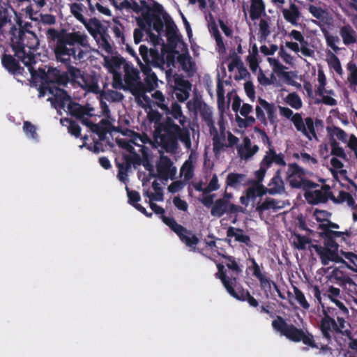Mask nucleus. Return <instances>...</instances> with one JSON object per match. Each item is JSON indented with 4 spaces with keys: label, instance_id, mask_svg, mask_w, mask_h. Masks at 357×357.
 I'll return each instance as SVG.
<instances>
[{
    "label": "nucleus",
    "instance_id": "obj_1",
    "mask_svg": "<svg viewBox=\"0 0 357 357\" xmlns=\"http://www.w3.org/2000/svg\"><path fill=\"white\" fill-rule=\"evenodd\" d=\"M46 36L50 42H54V52L57 61L68 64L71 59L76 63L85 60L88 52L82 48L89 46L85 33L49 28Z\"/></svg>",
    "mask_w": 357,
    "mask_h": 357
},
{
    "label": "nucleus",
    "instance_id": "obj_2",
    "mask_svg": "<svg viewBox=\"0 0 357 357\" xmlns=\"http://www.w3.org/2000/svg\"><path fill=\"white\" fill-rule=\"evenodd\" d=\"M154 139L167 153L174 154L177 152L181 141L186 148L191 146L190 134L186 128H181L169 116L158 123H155Z\"/></svg>",
    "mask_w": 357,
    "mask_h": 357
},
{
    "label": "nucleus",
    "instance_id": "obj_3",
    "mask_svg": "<svg viewBox=\"0 0 357 357\" xmlns=\"http://www.w3.org/2000/svg\"><path fill=\"white\" fill-rule=\"evenodd\" d=\"M271 326L275 331L291 342H302L303 344L310 348L319 349L320 353L329 351L331 354H332V349L328 346L329 343L321 344L319 342V337H315L307 330L298 328L293 324H288L281 316H276Z\"/></svg>",
    "mask_w": 357,
    "mask_h": 357
},
{
    "label": "nucleus",
    "instance_id": "obj_4",
    "mask_svg": "<svg viewBox=\"0 0 357 357\" xmlns=\"http://www.w3.org/2000/svg\"><path fill=\"white\" fill-rule=\"evenodd\" d=\"M225 259L224 264L218 263L216 264L218 272L215 277L220 279L228 291V287L235 288L239 277L243 273V265L241 264V259L234 256L228 255H222L218 253Z\"/></svg>",
    "mask_w": 357,
    "mask_h": 357
},
{
    "label": "nucleus",
    "instance_id": "obj_5",
    "mask_svg": "<svg viewBox=\"0 0 357 357\" xmlns=\"http://www.w3.org/2000/svg\"><path fill=\"white\" fill-rule=\"evenodd\" d=\"M149 206L155 214L160 215V218L162 222L177 234L183 243L188 247L193 250L195 249V246L199 241L195 234H193L191 231L188 230L183 226L178 224L174 218L165 216V211L162 207L152 202H149Z\"/></svg>",
    "mask_w": 357,
    "mask_h": 357
},
{
    "label": "nucleus",
    "instance_id": "obj_6",
    "mask_svg": "<svg viewBox=\"0 0 357 357\" xmlns=\"http://www.w3.org/2000/svg\"><path fill=\"white\" fill-rule=\"evenodd\" d=\"M308 174L311 175L312 173L300 167L296 162L289 163L287 172V181L292 188L303 190L316 188L319 185L309 180L307 178Z\"/></svg>",
    "mask_w": 357,
    "mask_h": 357
},
{
    "label": "nucleus",
    "instance_id": "obj_7",
    "mask_svg": "<svg viewBox=\"0 0 357 357\" xmlns=\"http://www.w3.org/2000/svg\"><path fill=\"white\" fill-rule=\"evenodd\" d=\"M124 82L125 88L136 97L144 96L145 87L140 81L139 71L128 65L125 66Z\"/></svg>",
    "mask_w": 357,
    "mask_h": 357
},
{
    "label": "nucleus",
    "instance_id": "obj_8",
    "mask_svg": "<svg viewBox=\"0 0 357 357\" xmlns=\"http://www.w3.org/2000/svg\"><path fill=\"white\" fill-rule=\"evenodd\" d=\"M319 328L322 334L323 338H324L328 343L332 341L335 334H342L348 337L352 335V333L350 330L340 328L335 319H331L328 315L325 317L323 316L321 319L319 324Z\"/></svg>",
    "mask_w": 357,
    "mask_h": 357
},
{
    "label": "nucleus",
    "instance_id": "obj_9",
    "mask_svg": "<svg viewBox=\"0 0 357 357\" xmlns=\"http://www.w3.org/2000/svg\"><path fill=\"white\" fill-rule=\"evenodd\" d=\"M259 105L255 107L256 118L264 126L268 125V120L271 124L276 121L277 107L273 102L270 103L261 97L258 98Z\"/></svg>",
    "mask_w": 357,
    "mask_h": 357
},
{
    "label": "nucleus",
    "instance_id": "obj_10",
    "mask_svg": "<svg viewBox=\"0 0 357 357\" xmlns=\"http://www.w3.org/2000/svg\"><path fill=\"white\" fill-rule=\"evenodd\" d=\"M41 79L50 86H66L70 82L68 73L61 72L57 68L49 67L47 71H41Z\"/></svg>",
    "mask_w": 357,
    "mask_h": 357
},
{
    "label": "nucleus",
    "instance_id": "obj_11",
    "mask_svg": "<svg viewBox=\"0 0 357 357\" xmlns=\"http://www.w3.org/2000/svg\"><path fill=\"white\" fill-rule=\"evenodd\" d=\"M25 33L23 31H20L19 38L16 41L12 42V50L15 53V56L28 67H31L36 63V58L33 54L29 52L27 54L25 51V44L24 43V36Z\"/></svg>",
    "mask_w": 357,
    "mask_h": 357
},
{
    "label": "nucleus",
    "instance_id": "obj_12",
    "mask_svg": "<svg viewBox=\"0 0 357 357\" xmlns=\"http://www.w3.org/2000/svg\"><path fill=\"white\" fill-rule=\"evenodd\" d=\"M291 121L294 123L296 129L301 132L307 137L310 140L312 137L317 139V135L315 131V126L314 120L312 117H307L305 121L303 120L302 116L299 113H296L292 116Z\"/></svg>",
    "mask_w": 357,
    "mask_h": 357
},
{
    "label": "nucleus",
    "instance_id": "obj_13",
    "mask_svg": "<svg viewBox=\"0 0 357 357\" xmlns=\"http://www.w3.org/2000/svg\"><path fill=\"white\" fill-rule=\"evenodd\" d=\"M249 261L251 265L247 268V271H250L252 276L259 280L261 289L271 290V284L275 282L268 278V273L264 270L263 265L259 266L252 257H250Z\"/></svg>",
    "mask_w": 357,
    "mask_h": 357
},
{
    "label": "nucleus",
    "instance_id": "obj_14",
    "mask_svg": "<svg viewBox=\"0 0 357 357\" xmlns=\"http://www.w3.org/2000/svg\"><path fill=\"white\" fill-rule=\"evenodd\" d=\"M38 90L39 97H43L48 91L54 96V100L62 108L65 107L66 101L70 100V96L66 90L56 86H50L43 80Z\"/></svg>",
    "mask_w": 357,
    "mask_h": 357
},
{
    "label": "nucleus",
    "instance_id": "obj_15",
    "mask_svg": "<svg viewBox=\"0 0 357 357\" xmlns=\"http://www.w3.org/2000/svg\"><path fill=\"white\" fill-rule=\"evenodd\" d=\"M239 212L243 213L244 208L233 203H227L220 199L215 201L211 209V215L216 218H221L225 213L231 215Z\"/></svg>",
    "mask_w": 357,
    "mask_h": 357
},
{
    "label": "nucleus",
    "instance_id": "obj_16",
    "mask_svg": "<svg viewBox=\"0 0 357 357\" xmlns=\"http://www.w3.org/2000/svg\"><path fill=\"white\" fill-rule=\"evenodd\" d=\"M305 197L310 204H318L319 203H326L328 199L333 200L334 196L329 186L325 185L319 190L306 192Z\"/></svg>",
    "mask_w": 357,
    "mask_h": 357
},
{
    "label": "nucleus",
    "instance_id": "obj_17",
    "mask_svg": "<svg viewBox=\"0 0 357 357\" xmlns=\"http://www.w3.org/2000/svg\"><path fill=\"white\" fill-rule=\"evenodd\" d=\"M1 62L4 69L14 77L22 75L24 68L20 64L19 60L11 54L3 53L1 57Z\"/></svg>",
    "mask_w": 357,
    "mask_h": 357
},
{
    "label": "nucleus",
    "instance_id": "obj_18",
    "mask_svg": "<svg viewBox=\"0 0 357 357\" xmlns=\"http://www.w3.org/2000/svg\"><path fill=\"white\" fill-rule=\"evenodd\" d=\"M158 175L160 178L167 180L168 178H174L176 169L173 167L171 159L166 155H162L156 166Z\"/></svg>",
    "mask_w": 357,
    "mask_h": 357
},
{
    "label": "nucleus",
    "instance_id": "obj_19",
    "mask_svg": "<svg viewBox=\"0 0 357 357\" xmlns=\"http://www.w3.org/2000/svg\"><path fill=\"white\" fill-rule=\"evenodd\" d=\"M139 54L146 63H151L153 67H160L163 59L155 48L149 49L146 45H142L139 48Z\"/></svg>",
    "mask_w": 357,
    "mask_h": 357
},
{
    "label": "nucleus",
    "instance_id": "obj_20",
    "mask_svg": "<svg viewBox=\"0 0 357 357\" xmlns=\"http://www.w3.org/2000/svg\"><path fill=\"white\" fill-rule=\"evenodd\" d=\"M312 247L319 256L321 264L324 266L328 265L330 261H341L343 264L345 261L338 256L337 252H335L334 250L324 248L320 245H313Z\"/></svg>",
    "mask_w": 357,
    "mask_h": 357
},
{
    "label": "nucleus",
    "instance_id": "obj_21",
    "mask_svg": "<svg viewBox=\"0 0 357 357\" xmlns=\"http://www.w3.org/2000/svg\"><path fill=\"white\" fill-rule=\"evenodd\" d=\"M227 293L232 297L241 301H247L251 307H257L259 306V302L251 294L249 291L245 289L243 287H236V289L227 286Z\"/></svg>",
    "mask_w": 357,
    "mask_h": 357
},
{
    "label": "nucleus",
    "instance_id": "obj_22",
    "mask_svg": "<svg viewBox=\"0 0 357 357\" xmlns=\"http://www.w3.org/2000/svg\"><path fill=\"white\" fill-rule=\"evenodd\" d=\"M281 174L282 170L280 169H277L274 176L268 183V187L265 186L266 194L275 195H280L284 192V183L282 178Z\"/></svg>",
    "mask_w": 357,
    "mask_h": 357
},
{
    "label": "nucleus",
    "instance_id": "obj_23",
    "mask_svg": "<svg viewBox=\"0 0 357 357\" xmlns=\"http://www.w3.org/2000/svg\"><path fill=\"white\" fill-rule=\"evenodd\" d=\"M260 162L268 169L273 164L282 167H284L287 165L284 160V155L282 153H277L275 148L268 149Z\"/></svg>",
    "mask_w": 357,
    "mask_h": 357
},
{
    "label": "nucleus",
    "instance_id": "obj_24",
    "mask_svg": "<svg viewBox=\"0 0 357 357\" xmlns=\"http://www.w3.org/2000/svg\"><path fill=\"white\" fill-rule=\"evenodd\" d=\"M91 131L97 134L100 139L103 140L107 133H112V132H120L121 130L120 127H115L108 119H103L99 123H96L93 126Z\"/></svg>",
    "mask_w": 357,
    "mask_h": 357
},
{
    "label": "nucleus",
    "instance_id": "obj_25",
    "mask_svg": "<svg viewBox=\"0 0 357 357\" xmlns=\"http://www.w3.org/2000/svg\"><path fill=\"white\" fill-rule=\"evenodd\" d=\"M99 76L96 73H83L82 79V87L88 92L95 94L101 93L102 91L98 86Z\"/></svg>",
    "mask_w": 357,
    "mask_h": 357
},
{
    "label": "nucleus",
    "instance_id": "obj_26",
    "mask_svg": "<svg viewBox=\"0 0 357 357\" xmlns=\"http://www.w3.org/2000/svg\"><path fill=\"white\" fill-rule=\"evenodd\" d=\"M259 148L257 145L252 146L251 140L249 137L243 138V144L237 146V152L241 159L248 160L256 154Z\"/></svg>",
    "mask_w": 357,
    "mask_h": 357
},
{
    "label": "nucleus",
    "instance_id": "obj_27",
    "mask_svg": "<svg viewBox=\"0 0 357 357\" xmlns=\"http://www.w3.org/2000/svg\"><path fill=\"white\" fill-rule=\"evenodd\" d=\"M248 180L245 174L235 172L229 173L226 178V188L238 189L241 185H248Z\"/></svg>",
    "mask_w": 357,
    "mask_h": 357
},
{
    "label": "nucleus",
    "instance_id": "obj_28",
    "mask_svg": "<svg viewBox=\"0 0 357 357\" xmlns=\"http://www.w3.org/2000/svg\"><path fill=\"white\" fill-rule=\"evenodd\" d=\"M66 104L68 105L67 108L70 114L78 120L83 118L84 116H91L88 107L82 106L77 102H73L70 97V100L66 101Z\"/></svg>",
    "mask_w": 357,
    "mask_h": 357
},
{
    "label": "nucleus",
    "instance_id": "obj_29",
    "mask_svg": "<svg viewBox=\"0 0 357 357\" xmlns=\"http://www.w3.org/2000/svg\"><path fill=\"white\" fill-rule=\"evenodd\" d=\"M162 111L167 115V116L170 115V117L173 120H178L181 126L183 127L185 126V124L187 122V118L183 114L181 106L178 102H173L170 107L167 105V109H162Z\"/></svg>",
    "mask_w": 357,
    "mask_h": 357
},
{
    "label": "nucleus",
    "instance_id": "obj_30",
    "mask_svg": "<svg viewBox=\"0 0 357 357\" xmlns=\"http://www.w3.org/2000/svg\"><path fill=\"white\" fill-rule=\"evenodd\" d=\"M163 15H165L164 12L162 14H158L155 13H146L143 15V17L146 24L149 27L152 26L153 29L160 33L162 31H163L164 28V24L160 17L161 15L163 16Z\"/></svg>",
    "mask_w": 357,
    "mask_h": 357
},
{
    "label": "nucleus",
    "instance_id": "obj_31",
    "mask_svg": "<svg viewBox=\"0 0 357 357\" xmlns=\"http://www.w3.org/2000/svg\"><path fill=\"white\" fill-rule=\"evenodd\" d=\"M227 236L234 238L236 241L243 243L247 246H251V239L250 236L245 234V231L240 228L229 227L227 231Z\"/></svg>",
    "mask_w": 357,
    "mask_h": 357
},
{
    "label": "nucleus",
    "instance_id": "obj_32",
    "mask_svg": "<svg viewBox=\"0 0 357 357\" xmlns=\"http://www.w3.org/2000/svg\"><path fill=\"white\" fill-rule=\"evenodd\" d=\"M126 188L128 193V203L146 217L151 218L153 215L152 213H148L144 206L137 203L141 199L139 193L135 190H130L128 187Z\"/></svg>",
    "mask_w": 357,
    "mask_h": 357
},
{
    "label": "nucleus",
    "instance_id": "obj_33",
    "mask_svg": "<svg viewBox=\"0 0 357 357\" xmlns=\"http://www.w3.org/2000/svg\"><path fill=\"white\" fill-rule=\"evenodd\" d=\"M284 20L294 26L298 25V20L301 16V12L298 6L294 3H290L289 8H284L282 10Z\"/></svg>",
    "mask_w": 357,
    "mask_h": 357
},
{
    "label": "nucleus",
    "instance_id": "obj_34",
    "mask_svg": "<svg viewBox=\"0 0 357 357\" xmlns=\"http://www.w3.org/2000/svg\"><path fill=\"white\" fill-rule=\"evenodd\" d=\"M340 35L342 38L344 45H349L357 41V34L352 26L349 24L342 26L340 29Z\"/></svg>",
    "mask_w": 357,
    "mask_h": 357
},
{
    "label": "nucleus",
    "instance_id": "obj_35",
    "mask_svg": "<svg viewBox=\"0 0 357 357\" xmlns=\"http://www.w3.org/2000/svg\"><path fill=\"white\" fill-rule=\"evenodd\" d=\"M250 17L256 20L265 13L266 5L263 0H250Z\"/></svg>",
    "mask_w": 357,
    "mask_h": 357
},
{
    "label": "nucleus",
    "instance_id": "obj_36",
    "mask_svg": "<svg viewBox=\"0 0 357 357\" xmlns=\"http://www.w3.org/2000/svg\"><path fill=\"white\" fill-rule=\"evenodd\" d=\"M89 6L91 12L94 13L97 10L100 13L106 16H111L112 13L110 10L104 6L106 0H85Z\"/></svg>",
    "mask_w": 357,
    "mask_h": 357
},
{
    "label": "nucleus",
    "instance_id": "obj_37",
    "mask_svg": "<svg viewBox=\"0 0 357 357\" xmlns=\"http://www.w3.org/2000/svg\"><path fill=\"white\" fill-rule=\"evenodd\" d=\"M248 185L250 186L245 190V195L247 196V198L250 199L252 202H255L257 197H261L266 195L264 185L253 184H248Z\"/></svg>",
    "mask_w": 357,
    "mask_h": 357
},
{
    "label": "nucleus",
    "instance_id": "obj_38",
    "mask_svg": "<svg viewBox=\"0 0 357 357\" xmlns=\"http://www.w3.org/2000/svg\"><path fill=\"white\" fill-rule=\"evenodd\" d=\"M163 18L165 22L168 40L169 41L172 42L174 38H178L177 26L175 24L173 20L169 17V15L167 13H165V15H163Z\"/></svg>",
    "mask_w": 357,
    "mask_h": 357
},
{
    "label": "nucleus",
    "instance_id": "obj_39",
    "mask_svg": "<svg viewBox=\"0 0 357 357\" xmlns=\"http://www.w3.org/2000/svg\"><path fill=\"white\" fill-rule=\"evenodd\" d=\"M64 122L68 123V131L70 135L76 138L81 136V128L76 121L68 118L61 119V123L64 125Z\"/></svg>",
    "mask_w": 357,
    "mask_h": 357
},
{
    "label": "nucleus",
    "instance_id": "obj_40",
    "mask_svg": "<svg viewBox=\"0 0 357 357\" xmlns=\"http://www.w3.org/2000/svg\"><path fill=\"white\" fill-rule=\"evenodd\" d=\"M194 106L196 109L199 110L200 114L205 121H212V112L206 104L202 103L201 102H195Z\"/></svg>",
    "mask_w": 357,
    "mask_h": 357
},
{
    "label": "nucleus",
    "instance_id": "obj_41",
    "mask_svg": "<svg viewBox=\"0 0 357 357\" xmlns=\"http://www.w3.org/2000/svg\"><path fill=\"white\" fill-rule=\"evenodd\" d=\"M333 201L335 203H343L346 202L347 205L350 207H354L355 206V200L352 195L349 192L344 190L340 191L337 197L335 198L334 197Z\"/></svg>",
    "mask_w": 357,
    "mask_h": 357
},
{
    "label": "nucleus",
    "instance_id": "obj_42",
    "mask_svg": "<svg viewBox=\"0 0 357 357\" xmlns=\"http://www.w3.org/2000/svg\"><path fill=\"white\" fill-rule=\"evenodd\" d=\"M259 169L255 172V179L248 178L249 184L257 185H264L262 182L265 177L266 171L268 168L263 166L260 162Z\"/></svg>",
    "mask_w": 357,
    "mask_h": 357
},
{
    "label": "nucleus",
    "instance_id": "obj_43",
    "mask_svg": "<svg viewBox=\"0 0 357 357\" xmlns=\"http://www.w3.org/2000/svg\"><path fill=\"white\" fill-rule=\"evenodd\" d=\"M84 7V5L80 3H73L70 5L71 13L78 21L82 23H86L85 18L82 15Z\"/></svg>",
    "mask_w": 357,
    "mask_h": 357
},
{
    "label": "nucleus",
    "instance_id": "obj_44",
    "mask_svg": "<svg viewBox=\"0 0 357 357\" xmlns=\"http://www.w3.org/2000/svg\"><path fill=\"white\" fill-rule=\"evenodd\" d=\"M285 101L294 109H298L302 107V100L296 92L288 94Z\"/></svg>",
    "mask_w": 357,
    "mask_h": 357
},
{
    "label": "nucleus",
    "instance_id": "obj_45",
    "mask_svg": "<svg viewBox=\"0 0 357 357\" xmlns=\"http://www.w3.org/2000/svg\"><path fill=\"white\" fill-rule=\"evenodd\" d=\"M330 145L331 146V155L339 157L344 160L346 159L347 155L344 152V150L343 148L340 146L339 143L335 139L332 138L331 139Z\"/></svg>",
    "mask_w": 357,
    "mask_h": 357
},
{
    "label": "nucleus",
    "instance_id": "obj_46",
    "mask_svg": "<svg viewBox=\"0 0 357 357\" xmlns=\"http://www.w3.org/2000/svg\"><path fill=\"white\" fill-rule=\"evenodd\" d=\"M322 31L324 34L327 45L330 47L335 53H337L340 51V48L336 45V43L340 42V38L337 36L330 35L326 30L322 29Z\"/></svg>",
    "mask_w": 357,
    "mask_h": 357
},
{
    "label": "nucleus",
    "instance_id": "obj_47",
    "mask_svg": "<svg viewBox=\"0 0 357 357\" xmlns=\"http://www.w3.org/2000/svg\"><path fill=\"white\" fill-rule=\"evenodd\" d=\"M153 98L155 100V104L161 109H167V104L169 100L168 98L166 100L165 96L160 91H155L152 94Z\"/></svg>",
    "mask_w": 357,
    "mask_h": 357
},
{
    "label": "nucleus",
    "instance_id": "obj_48",
    "mask_svg": "<svg viewBox=\"0 0 357 357\" xmlns=\"http://www.w3.org/2000/svg\"><path fill=\"white\" fill-rule=\"evenodd\" d=\"M311 243V239L305 236L296 234L294 238V245L298 250H305L306 245Z\"/></svg>",
    "mask_w": 357,
    "mask_h": 357
},
{
    "label": "nucleus",
    "instance_id": "obj_49",
    "mask_svg": "<svg viewBox=\"0 0 357 357\" xmlns=\"http://www.w3.org/2000/svg\"><path fill=\"white\" fill-rule=\"evenodd\" d=\"M140 3L142 8L147 10L146 13H155L158 14H162L163 13V6L156 1H153L152 6H150L144 0L140 1Z\"/></svg>",
    "mask_w": 357,
    "mask_h": 357
},
{
    "label": "nucleus",
    "instance_id": "obj_50",
    "mask_svg": "<svg viewBox=\"0 0 357 357\" xmlns=\"http://www.w3.org/2000/svg\"><path fill=\"white\" fill-rule=\"evenodd\" d=\"M158 77L154 73L146 75L144 79L145 84H144L145 87V91H151L154 90L158 86Z\"/></svg>",
    "mask_w": 357,
    "mask_h": 357
},
{
    "label": "nucleus",
    "instance_id": "obj_51",
    "mask_svg": "<svg viewBox=\"0 0 357 357\" xmlns=\"http://www.w3.org/2000/svg\"><path fill=\"white\" fill-rule=\"evenodd\" d=\"M293 289L296 301L303 309L308 310L310 308V304L307 301L304 294L295 286L293 287Z\"/></svg>",
    "mask_w": 357,
    "mask_h": 357
},
{
    "label": "nucleus",
    "instance_id": "obj_52",
    "mask_svg": "<svg viewBox=\"0 0 357 357\" xmlns=\"http://www.w3.org/2000/svg\"><path fill=\"white\" fill-rule=\"evenodd\" d=\"M327 130L331 136H336L339 140L343 142H347V135L342 128L337 126H333V128L328 127Z\"/></svg>",
    "mask_w": 357,
    "mask_h": 357
},
{
    "label": "nucleus",
    "instance_id": "obj_53",
    "mask_svg": "<svg viewBox=\"0 0 357 357\" xmlns=\"http://www.w3.org/2000/svg\"><path fill=\"white\" fill-rule=\"evenodd\" d=\"M348 69L350 71L347 78L350 84V88H356L357 86V66L355 64L349 63Z\"/></svg>",
    "mask_w": 357,
    "mask_h": 357
},
{
    "label": "nucleus",
    "instance_id": "obj_54",
    "mask_svg": "<svg viewBox=\"0 0 357 357\" xmlns=\"http://www.w3.org/2000/svg\"><path fill=\"white\" fill-rule=\"evenodd\" d=\"M102 93L104 98L108 101L119 102L123 99V95L116 91L107 90Z\"/></svg>",
    "mask_w": 357,
    "mask_h": 357
},
{
    "label": "nucleus",
    "instance_id": "obj_55",
    "mask_svg": "<svg viewBox=\"0 0 357 357\" xmlns=\"http://www.w3.org/2000/svg\"><path fill=\"white\" fill-rule=\"evenodd\" d=\"M321 236L324 240V246H323L324 248L334 250L335 252L338 251L339 245L333 238L328 236L325 232H322Z\"/></svg>",
    "mask_w": 357,
    "mask_h": 357
},
{
    "label": "nucleus",
    "instance_id": "obj_56",
    "mask_svg": "<svg viewBox=\"0 0 357 357\" xmlns=\"http://www.w3.org/2000/svg\"><path fill=\"white\" fill-rule=\"evenodd\" d=\"M328 65L337 74L341 75L343 73L340 61L338 59V57L333 53H331L330 59L328 61Z\"/></svg>",
    "mask_w": 357,
    "mask_h": 357
},
{
    "label": "nucleus",
    "instance_id": "obj_57",
    "mask_svg": "<svg viewBox=\"0 0 357 357\" xmlns=\"http://www.w3.org/2000/svg\"><path fill=\"white\" fill-rule=\"evenodd\" d=\"M309 12L316 19L319 20H324L326 18V12L321 7H317L314 5H310L308 8Z\"/></svg>",
    "mask_w": 357,
    "mask_h": 357
},
{
    "label": "nucleus",
    "instance_id": "obj_58",
    "mask_svg": "<svg viewBox=\"0 0 357 357\" xmlns=\"http://www.w3.org/2000/svg\"><path fill=\"white\" fill-rule=\"evenodd\" d=\"M23 130L28 137L33 139L38 138L36 126L29 121H24L23 124Z\"/></svg>",
    "mask_w": 357,
    "mask_h": 357
},
{
    "label": "nucleus",
    "instance_id": "obj_59",
    "mask_svg": "<svg viewBox=\"0 0 357 357\" xmlns=\"http://www.w3.org/2000/svg\"><path fill=\"white\" fill-rule=\"evenodd\" d=\"M349 317V314L346 316L343 313V310L338 309L337 312V315H335V319H337V324L339 325L340 328H343L344 330H349L347 326H350V324L347 321V319Z\"/></svg>",
    "mask_w": 357,
    "mask_h": 357
},
{
    "label": "nucleus",
    "instance_id": "obj_60",
    "mask_svg": "<svg viewBox=\"0 0 357 357\" xmlns=\"http://www.w3.org/2000/svg\"><path fill=\"white\" fill-rule=\"evenodd\" d=\"M66 73H68L70 81L77 82L79 79H82L83 73L76 67L68 66Z\"/></svg>",
    "mask_w": 357,
    "mask_h": 357
},
{
    "label": "nucleus",
    "instance_id": "obj_61",
    "mask_svg": "<svg viewBox=\"0 0 357 357\" xmlns=\"http://www.w3.org/2000/svg\"><path fill=\"white\" fill-rule=\"evenodd\" d=\"M286 68L281 63H279L275 68H273L274 73H275L280 77H282L289 82L291 80L290 75L291 72H287L284 70Z\"/></svg>",
    "mask_w": 357,
    "mask_h": 357
},
{
    "label": "nucleus",
    "instance_id": "obj_62",
    "mask_svg": "<svg viewBox=\"0 0 357 357\" xmlns=\"http://www.w3.org/2000/svg\"><path fill=\"white\" fill-rule=\"evenodd\" d=\"M224 147H227V144L218 135L214 136L213 138V151L215 155L218 156Z\"/></svg>",
    "mask_w": 357,
    "mask_h": 357
},
{
    "label": "nucleus",
    "instance_id": "obj_63",
    "mask_svg": "<svg viewBox=\"0 0 357 357\" xmlns=\"http://www.w3.org/2000/svg\"><path fill=\"white\" fill-rule=\"evenodd\" d=\"M314 215L318 222L325 223L329 220L331 213L327 211L316 209Z\"/></svg>",
    "mask_w": 357,
    "mask_h": 357
},
{
    "label": "nucleus",
    "instance_id": "obj_64",
    "mask_svg": "<svg viewBox=\"0 0 357 357\" xmlns=\"http://www.w3.org/2000/svg\"><path fill=\"white\" fill-rule=\"evenodd\" d=\"M123 160L124 161L129 163L130 167L132 165H140L142 164V158L140 155L135 151L133 152V153H130V155H124Z\"/></svg>",
    "mask_w": 357,
    "mask_h": 357
}]
</instances>
